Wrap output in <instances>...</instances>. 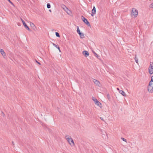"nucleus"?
<instances>
[{
  "label": "nucleus",
  "instance_id": "obj_26",
  "mask_svg": "<svg viewBox=\"0 0 153 153\" xmlns=\"http://www.w3.org/2000/svg\"><path fill=\"white\" fill-rule=\"evenodd\" d=\"M93 53H94V54H95V56L97 57V58L98 57V55L96 53H95L94 52Z\"/></svg>",
  "mask_w": 153,
  "mask_h": 153
},
{
  "label": "nucleus",
  "instance_id": "obj_4",
  "mask_svg": "<svg viewBox=\"0 0 153 153\" xmlns=\"http://www.w3.org/2000/svg\"><path fill=\"white\" fill-rule=\"evenodd\" d=\"M61 7L67 13L68 15H70L71 13V12L65 6V5H62L61 6Z\"/></svg>",
  "mask_w": 153,
  "mask_h": 153
},
{
  "label": "nucleus",
  "instance_id": "obj_29",
  "mask_svg": "<svg viewBox=\"0 0 153 153\" xmlns=\"http://www.w3.org/2000/svg\"><path fill=\"white\" fill-rule=\"evenodd\" d=\"M57 48L58 49V50H59V51L60 52L61 51H60V50L59 47V46H58V47Z\"/></svg>",
  "mask_w": 153,
  "mask_h": 153
},
{
  "label": "nucleus",
  "instance_id": "obj_30",
  "mask_svg": "<svg viewBox=\"0 0 153 153\" xmlns=\"http://www.w3.org/2000/svg\"><path fill=\"white\" fill-rule=\"evenodd\" d=\"M36 62L39 65H41V64L40 62H38L37 61H36Z\"/></svg>",
  "mask_w": 153,
  "mask_h": 153
},
{
  "label": "nucleus",
  "instance_id": "obj_18",
  "mask_svg": "<svg viewBox=\"0 0 153 153\" xmlns=\"http://www.w3.org/2000/svg\"><path fill=\"white\" fill-rule=\"evenodd\" d=\"M79 35L81 38H84V34L82 33H81V34H79Z\"/></svg>",
  "mask_w": 153,
  "mask_h": 153
},
{
  "label": "nucleus",
  "instance_id": "obj_22",
  "mask_svg": "<svg viewBox=\"0 0 153 153\" xmlns=\"http://www.w3.org/2000/svg\"><path fill=\"white\" fill-rule=\"evenodd\" d=\"M56 36L58 37H60V35L58 33L56 32Z\"/></svg>",
  "mask_w": 153,
  "mask_h": 153
},
{
  "label": "nucleus",
  "instance_id": "obj_10",
  "mask_svg": "<svg viewBox=\"0 0 153 153\" xmlns=\"http://www.w3.org/2000/svg\"><path fill=\"white\" fill-rule=\"evenodd\" d=\"M82 54L85 57H87L89 56V53L88 51H84L82 52Z\"/></svg>",
  "mask_w": 153,
  "mask_h": 153
},
{
  "label": "nucleus",
  "instance_id": "obj_24",
  "mask_svg": "<svg viewBox=\"0 0 153 153\" xmlns=\"http://www.w3.org/2000/svg\"><path fill=\"white\" fill-rule=\"evenodd\" d=\"M150 8H153V3L151 4L149 6Z\"/></svg>",
  "mask_w": 153,
  "mask_h": 153
},
{
  "label": "nucleus",
  "instance_id": "obj_5",
  "mask_svg": "<svg viewBox=\"0 0 153 153\" xmlns=\"http://www.w3.org/2000/svg\"><path fill=\"white\" fill-rule=\"evenodd\" d=\"M81 18L82 20L88 26H90L89 22L83 16H82Z\"/></svg>",
  "mask_w": 153,
  "mask_h": 153
},
{
  "label": "nucleus",
  "instance_id": "obj_16",
  "mask_svg": "<svg viewBox=\"0 0 153 153\" xmlns=\"http://www.w3.org/2000/svg\"><path fill=\"white\" fill-rule=\"evenodd\" d=\"M137 55H136L134 57V59L136 62L137 63L138 62V59L136 57Z\"/></svg>",
  "mask_w": 153,
  "mask_h": 153
},
{
  "label": "nucleus",
  "instance_id": "obj_19",
  "mask_svg": "<svg viewBox=\"0 0 153 153\" xmlns=\"http://www.w3.org/2000/svg\"><path fill=\"white\" fill-rule=\"evenodd\" d=\"M77 32L79 34H81V33L80 31V30H79V27H77Z\"/></svg>",
  "mask_w": 153,
  "mask_h": 153
},
{
  "label": "nucleus",
  "instance_id": "obj_33",
  "mask_svg": "<svg viewBox=\"0 0 153 153\" xmlns=\"http://www.w3.org/2000/svg\"><path fill=\"white\" fill-rule=\"evenodd\" d=\"M117 90L119 91L120 90L118 88H117Z\"/></svg>",
  "mask_w": 153,
  "mask_h": 153
},
{
  "label": "nucleus",
  "instance_id": "obj_9",
  "mask_svg": "<svg viewBox=\"0 0 153 153\" xmlns=\"http://www.w3.org/2000/svg\"><path fill=\"white\" fill-rule=\"evenodd\" d=\"M96 8L95 6H94L93 9H92L91 11L92 13L91 15L92 16H93L96 13Z\"/></svg>",
  "mask_w": 153,
  "mask_h": 153
},
{
  "label": "nucleus",
  "instance_id": "obj_6",
  "mask_svg": "<svg viewBox=\"0 0 153 153\" xmlns=\"http://www.w3.org/2000/svg\"><path fill=\"white\" fill-rule=\"evenodd\" d=\"M67 141L68 143L71 146H73L75 145L74 143V140L72 139V138H70Z\"/></svg>",
  "mask_w": 153,
  "mask_h": 153
},
{
  "label": "nucleus",
  "instance_id": "obj_17",
  "mask_svg": "<svg viewBox=\"0 0 153 153\" xmlns=\"http://www.w3.org/2000/svg\"><path fill=\"white\" fill-rule=\"evenodd\" d=\"M65 139L67 140L69 139L70 138H71V137L68 135H66L65 136Z\"/></svg>",
  "mask_w": 153,
  "mask_h": 153
},
{
  "label": "nucleus",
  "instance_id": "obj_15",
  "mask_svg": "<svg viewBox=\"0 0 153 153\" xmlns=\"http://www.w3.org/2000/svg\"><path fill=\"white\" fill-rule=\"evenodd\" d=\"M92 100L94 101L95 104L98 101L97 99L95 98L94 97H92Z\"/></svg>",
  "mask_w": 153,
  "mask_h": 153
},
{
  "label": "nucleus",
  "instance_id": "obj_7",
  "mask_svg": "<svg viewBox=\"0 0 153 153\" xmlns=\"http://www.w3.org/2000/svg\"><path fill=\"white\" fill-rule=\"evenodd\" d=\"M21 20L22 21V22L24 26V27H25V28L27 29L29 31H30V29L29 28V27H28V26L26 24L25 22L22 19H21Z\"/></svg>",
  "mask_w": 153,
  "mask_h": 153
},
{
  "label": "nucleus",
  "instance_id": "obj_2",
  "mask_svg": "<svg viewBox=\"0 0 153 153\" xmlns=\"http://www.w3.org/2000/svg\"><path fill=\"white\" fill-rule=\"evenodd\" d=\"M147 90L150 93L153 92V83L149 82V84L148 86Z\"/></svg>",
  "mask_w": 153,
  "mask_h": 153
},
{
  "label": "nucleus",
  "instance_id": "obj_21",
  "mask_svg": "<svg viewBox=\"0 0 153 153\" xmlns=\"http://www.w3.org/2000/svg\"><path fill=\"white\" fill-rule=\"evenodd\" d=\"M47 7L48 8H51V6L50 4L48 3L47 5Z\"/></svg>",
  "mask_w": 153,
  "mask_h": 153
},
{
  "label": "nucleus",
  "instance_id": "obj_1",
  "mask_svg": "<svg viewBox=\"0 0 153 153\" xmlns=\"http://www.w3.org/2000/svg\"><path fill=\"white\" fill-rule=\"evenodd\" d=\"M138 13V11L135 8H133L132 9L131 15L132 17L134 16L135 18L137 17Z\"/></svg>",
  "mask_w": 153,
  "mask_h": 153
},
{
  "label": "nucleus",
  "instance_id": "obj_3",
  "mask_svg": "<svg viewBox=\"0 0 153 153\" xmlns=\"http://www.w3.org/2000/svg\"><path fill=\"white\" fill-rule=\"evenodd\" d=\"M149 72L150 74H153V62H150L148 68Z\"/></svg>",
  "mask_w": 153,
  "mask_h": 153
},
{
  "label": "nucleus",
  "instance_id": "obj_8",
  "mask_svg": "<svg viewBox=\"0 0 153 153\" xmlns=\"http://www.w3.org/2000/svg\"><path fill=\"white\" fill-rule=\"evenodd\" d=\"M93 81L94 83L97 85L99 86L100 85V82L95 79H94Z\"/></svg>",
  "mask_w": 153,
  "mask_h": 153
},
{
  "label": "nucleus",
  "instance_id": "obj_31",
  "mask_svg": "<svg viewBox=\"0 0 153 153\" xmlns=\"http://www.w3.org/2000/svg\"><path fill=\"white\" fill-rule=\"evenodd\" d=\"M100 119H101V120H103V121H104V120H103V118H102V117H100Z\"/></svg>",
  "mask_w": 153,
  "mask_h": 153
},
{
  "label": "nucleus",
  "instance_id": "obj_12",
  "mask_svg": "<svg viewBox=\"0 0 153 153\" xmlns=\"http://www.w3.org/2000/svg\"><path fill=\"white\" fill-rule=\"evenodd\" d=\"M119 92L120 93L122 94L123 96L124 97H126V95L125 92L122 90H120V91H119Z\"/></svg>",
  "mask_w": 153,
  "mask_h": 153
},
{
  "label": "nucleus",
  "instance_id": "obj_14",
  "mask_svg": "<svg viewBox=\"0 0 153 153\" xmlns=\"http://www.w3.org/2000/svg\"><path fill=\"white\" fill-rule=\"evenodd\" d=\"M95 104L96 105L98 106H99L101 108L102 107V105L101 103L100 102H99L98 101Z\"/></svg>",
  "mask_w": 153,
  "mask_h": 153
},
{
  "label": "nucleus",
  "instance_id": "obj_23",
  "mask_svg": "<svg viewBox=\"0 0 153 153\" xmlns=\"http://www.w3.org/2000/svg\"><path fill=\"white\" fill-rule=\"evenodd\" d=\"M13 6H14V4L12 2V1H11L10 0H7Z\"/></svg>",
  "mask_w": 153,
  "mask_h": 153
},
{
  "label": "nucleus",
  "instance_id": "obj_20",
  "mask_svg": "<svg viewBox=\"0 0 153 153\" xmlns=\"http://www.w3.org/2000/svg\"><path fill=\"white\" fill-rule=\"evenodd\" d=\"M107 97L108 100H110L111 99L110 96L109 94H108L107 95Z\"/></svg>",
  "mask_w": 153,
  "mask_h": 153
},
{
  "label": "nucleus",
  "instance_id": "obj_11",
  "mask_svg": "<svg viewBox=\"0 0 153 153\" xmlns=\"http://www.w3.org/2000/svg\"><path fill=\"white\" fill-rule=\"evenodd\" d=\"M30 25L31 28L34 30H35L36 29V27L34 25V24L30 22Z\"/></svg>",
  "mask_w": 153,
  "mask_h": 153
},
{
  "label": "nucleus",
  "instance_id": "obj_34",
  "mask_svg": "<svg viewBox=\"0 0 153 153\" xmlns=\"http://www.w3.org/2000/svg\"><path fill=\"white\" fill-rule=\"evenodd\" d=\"M49 11L50 12H51V10H49Z\"/></svg>",
  "mask_w": 153,
  "mask_h": 153
},
{
  "label": "nucleus",
  "instance_id": "obj_25",
  "mask_svg": "<svg viewBox=\"0 0 153 153\" xmlns=\"http://www.w3.org/2000/svg\"><path fill=\"white\" fill-rule=\"evenodd\" d=\"M121 139L122 140H123V141H124L126 142H127V140H126V139L125 138H124L123 137H122Z\"/></svg>",
  "mask_w": 153,
  "mask_h": 153
},
{
  "label": "nucleus",
  "instance_id": "obj_28",
  "mask_svg": "<svg viewBox=\"0 0 153 153\" xmlns=\"http://www.w3.org/2000/svg\"><path fill=\"white\" fill-rule=\"evenodd\" d=\"M53 45L54 46L56 47V48H57L58 47V46L57 45H56V44H54L53 43Z\"/></svg>",
  "mask_w": 153,
  "mask_h": 153
},
{
  "label": "nucleus",
  "instance_id": "obj_27",
  "mask_svg": "<svg viewBox=\"0 0 153 153\" xmlns=\"http://www.w3.org/2000/svg\"><path fill=\"white\" fill-rule=\"evenodd\" d=\"M150 82L153 83V75L151 77V80Z\"/></svg>",
  "mask_w": 153,
  "mask_h": 153
},
{
  "label": "nucleus",
  "instance_id": "obj_13",
  "mask_svg": "<svg viewBox=\"0 0 153 153\" xmlns=\"http://www.w3.org/2000/svg\"><path fill=\"white\" fill-rule=\"evenodd\" d=\"M0 52L3 56H6V53L3 49L0 50Z\"/></svg>",
  "mask_w": 153,
  "mask_h": 153
},
{
  "label": "nucleus",
  "instance_id": "obj_32",
  "mask_svg": "<svg viewBox=\"0 0 153 153\" xmlns=\"http://www.w3.org/2000/svg\"><path fill=\"white\" fill-rule=\"evenodd\" d=\"M12 143L13 145V146H14V143L13 141Z\"/></svg>",
  "mask_w": 153,
  "mask_h": 153
}]
</instances>
